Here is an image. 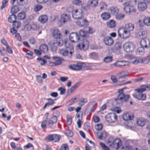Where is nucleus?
<instances>
[{"label":"nucleus","mask_w":150,"mask_h":150,"mask_svg":"<svg viewBox=\"0 0 150 150\" xmlns=\"http://www.w3.org/2000/svg\"><path fill=\"white\" fill-rule=\"evenodd\" d=\"M138 9L140 11H143L146 10L147 8V6L144 2H140L138 4Z\"/></svg>","instance_id":"f3484780"},{"label":"nucleus","mask_w":150,"mask_h":150,"mask_svg":"<svg viewBox=\"0 0 150 150\" xmlns=\"http://www.w3.org/2000/svg\"><path fill=\"white\" fill-rule=\"evenodd\" d=\"M85 64L83 63H77L76 64L69 66V68L73 70H79L82 69V67H85Z\"/></svg>","instance_id":"f8f14e48"},{"label":"nucleus","mask_w":150,"mask_h":150,"mask_svg":"<svg viewBox=\"0 0 150 150\" xmlns=\"http://www.w3.org/2000/svg\"><path fill=\"white\" fill-rule=\"evenodd\" d=\"M18 4L20 5H23L27 3L28 0H17Z\"/></svg>","instance_id":"3c124183"},{"label":"nucleus","mask_w":150,"mask_h":150,"mask_svg":"<svg viewBox=\"0 0 150 150\" xmlns=\"http://www.w3.org/2000/svg\"><path fill=\"white\" fill-rule=\"evenodd\" d=\"M19 10V9L18 6L15 5L11 8L10 12L11 14H14L17 13Z\"/></svg>","instance_id":"c9c22d12"},{"label":"nucleus","mask_w":150,"mask_h":150,"mask_svg":"<svg viewBox=\"0 0 150 150\" xmlns=\"http://www.w3.org/2000/svg\"><path fill=\"white\" fill-rule=\"evenodd\" d=\"M16 16L14 14H12L10 15L8 18V21L11 23H13L16 21Z\"/></svg>","instance_id":"e433bc0d"},{"label":"nucleus","mask_w":150,"mask_h":150,"mask_svg":"<svg viewBox=\"0 0 150 150\" xmlns=\"http://www.w3.org/2000/svg\"><path fill=\"white\" fill-rule=\"evenodd\" d=\"M40 50L42 52L46 53L48 51V48L47 45L42 44L40 47Z\"/></svg>","instance_id":"2f4dec72"},{"label":"nucleus","mask_w":150,"mask_h":150,"mask_svg":"<svg viewBox=\"0 0 150 150\" xmlns=\"http://www.w3.org/2000/svg\"><path fill=\"white\" fill-rule=\"evenodd\" d=\"M33 53L32 52L29 50H28L26 52V57L29 59H32L33 57Z\"/></svg>","instance_id":"603ef678"},{"label":"nucleus","mask_w":150,"mask_h":150,"mask_svg":"<svg viewBox=\"0 0 150 150\" xmlns=\"http://www.w3.org/2000/svg\"><path fill=\"white\" fill-rule=\"evenodd\" d=\"M144 48V47H140V48L138 49V51L139 53V54L141 55H143L144 54L145 51Z\"/></svg>","instance_id":"e2e57ef3"},{"label":"nucleus","mask_w":150,"mask_h":150,"mask_svg":"<svg viewBox=\"0 0 150 150\" xmlns=\"http://www.w3.org/2000/svg\"><path fill=\"white\" fill-rule=\"evenodd\" d=\"M60 150H69L68 146L67 144H64L61 146Z\"/></svg>","instance_id":"052dcab7"},{"label":"nucleus","mask_w":150,"mask_h":150,"mask_svg":"<svg viewBox=\"0 0 150 150\" xmlns=\"http://www.w3.org/2000/svg\"><path fill=\"white\" fill-rule=\"evenodd\" d=\"M26 16L25 13L24 12H22L18 14L17 18L18 20H22L25 18Z\"/></svg>","instance_id":"58836bf2"},{"label":"nucleus","mask_w":150,"mask_h":150,"mask_svg":"<svg viewBox=\"0 0 150 150\" xmlns=\"http://www.w3.org/2000/svg\"><path fill=\"white\" fill-rule=\"evenodd\" d=\"M109 11L113 15H116L119 12L117 8L115 7H111L109 9Z\"/></svg>","instance_id":"5701e85b"},{"label":"nucleus","mask_w":150,"mask_h":150,"mask_svg":"<svg viewBox=\"0 0 150 150\" xmlns=\"http://www.w3.org/2000/svg\"><path fill=\"white\" fill-rule=\"evenodd\" d=\"M21 26V23L19 21H16L13 23L12 26L13 28H18Z\"/></svg>","instance_id":"37998d69"},{"label":"nucleus","mask_w":150,"mask_h":150,"mask_svg":"<svg viewBox=\"0 0 150 150\" xmlns=\"http://www.w3.org/2000/svg\"><path fill=\"white\" fill-rule=\"evenodd\" d=\"M121 142L119 139H116L113 141L112 143L110 141H108V144L110 146H112L113 148L117 149H119L121 145Z\"/></svg>","instance_id":"6e6552de"},{"label":"nucleus","mask_w":150,"mask_h":150,"mask_svg":"<svg viewBox=\"0 0 150 150\" xmlns=\"http://www.w3.org/2000/svg\"><path fill=\"white\" fill-rule=\"evenodd\" d=\"M87 98H81L79 100L78 104L81 106H83L87 102Z\"/></svg>","instance_id":"4c0bfd02"},{"label":"nucleus","mask_w":150,"mask_h":150,"mask_svg":"<svg viewBox=\"0 0 150 150\" xmlns=\"http://www.w3.org/2000/svg\"><path fill=\"white\" fill-rule=\"evenodd\" d=\"M93 121L96 123L99 122L100 120L99 117L97 116H93Z\"/></svg>","instance_id":"774afa93"},{"label":"nucleus","mask_w":150,"mask_h":150,"mask_svg":"<svg viewBox=\"0 0 150 150\" xmlns=\"http://www.w3.org/2000/svg\"><path fill=\"white\" fill-rule=\"evenodd\" d=\"M70 16L66 13H63L61 15L60 20L61 22L65 23L70 19Z\"/></svg>","instance_id":"a211bd4d"},{"label":"nucleus","mask_w":150,"mask_h":150,"mask_svg":"<svg viewBox=\"0 0 150 150\" xmlns=\"http://www.w3.org/2000/svg\"><path fill=\"white\" fill-rule=\"evenodd\" d=\"M129 62L124 60L117 61L115 63V65L118 67L125 66L129 65Z\"/></svg>","instance_id":"4be33fe9"},{"label":"nucleus","mask_w":150,"mask_h":150,"mask_svg":"<svg viewBox=\"0 0 150 150\" xmlns=\"http://www.w3.org/2000/svg\"><path fill=\"white\" fill-rule=\"evenodd\" d=\"M8 0H3L2 5L0 7V9L2 10L6 6V4L8 2Z\"/></svg>","instance_id":"09e8293b"},{"label":"nucleus","mask_w":150,"mask_h":150,"mask_svg":"<svg viewBox=\"0 0 150 150\" xmlns=\"http://www.w3.org/2000/svg\"><path fill=\"white\" fill-rule=\"evenodd\" d=\"M39 21L41 23H44L48 20V17L46 15H43L40 16L38 18Z\"/></svg>","instance_id":"cd10ccee"},{"label":"nucleus","mask_w":150,"mask_h":150,"mask_svg":"<svg viewBox=\"0 0 150 150\" xmlns=\"http://www.w3.org/2000/svg\"><path fill=\"white\" fill-rule=\"evenodd\" d=\"M124 28L130 33L133 30L134 26L133 24L129 23L126 24Z\"/></svg>","instance_id":"b1692460"},{"label":"nucleus","mask_w":150,"mask_h":150,"mask_svg":"<svg viewBox=\"0 0 150 150\" xmlns=\"http://www.w3.org/2000/svg\"><path fill=\"white\" fill-rule=\"evenodd\" d=\"M147 34V32L146 30L141 29L138 30L137 36L138 38L142 39L146 38Z\"/></svg>","instance_id":"4468645a"},{"label":"nucleus","mask_w":150,"mask_h":150,"mask_svg":"<svg viewBox=\"0 0 150 150\" xmlns=\"http://www.w3.org/2000/svg\"><path fill=\"white\" fill-rule=\"evenodd\" d=\"M73 6H71L68 8L67 11L71 12L72 17L74 19L78 20L81 19L83 17L82 10L80 8L73 9Z\"/></svg>","instance_id":"7ed1b4c3"},{"label":"nucleus","mask_w":150,"mask_h":150,"mask_svg":"<svg viewBox=\"0 0 150 150\" xmlns=\"http://www.w3.org/2000/svg\"><path fill=\"white\" fill-rule=\"evenodd\" d=\"M123 89L119 90L118 92L119 93V95L118 96L117 98L116 99V100H120L122 101H126L128 100L129 98V96L128 95H125L123 93Z\"/></svg>","instance_id":"39448f33"},{"label":"nucleus","mask_w":150,"mask_h":150,"mask_svg":"<svg viewBox=\"0 0 150 150\" xmlns=\"http://www.w3.org/2000/svg\"><path fill=\"white\" fill-rule=\"evenodd\" d=\"M125 17L124 14L119 13L115 15V18L117 20H121L123 19Z\"/></svg>","instance_id":"a18cd8bd"},{"label":"nucleus","mask_w":150,"mask_h":150,"mask_svg":"<svg viewBox=\"0 0 150 150\" xmlns=\"http://www.w3.org/2000/svg\"><path fill=\"white\" fill-rule=\"evenodd\" d=\"M64 44L67 49H61L59 50V53L64 56L71 57L74 53V50L73 45L69 41L64 40Z\"/></svg>","instance_id":"f03ea898"},{"label":"nucleus","mask_w":150,"mask_h":150,"mask_svg":"<svg viewBox=\"0 0 150 150\" xmlns=\"http://www.w3.org/2000/svg\"><path fill=\"white\" fill-rule=\"evenodd\" d=\"M89 46V42L87 38L82 39V42H81L78 45L81 49H87Z\"/></svg>","instance_id":"9d476101"},{"label":"nucleus","mask_w":150,"mask_h":150,"mask_svg":"<svg viewBox=\"0 0 150 150\" xmlns=\"http://www.w3.org/2000/svg\"><path fill=\"white\" fill-rule=\"evenodd\" d=\"M103 42L105 44L108 46L112 45L114 43V40L111 37L107 36L105 37L103 39Z\"/></svg>","instance_id":"dca6fc26"},{"label":"nucleus","mask_w":150,"mask_h":150,"mask_svg":"<svg viewBox=\"0 0 150 150\" xmlns=\"http://www.w3.org/2000/svg\"><path fill=\"white\" fill-rule=\"evenodd\" d=\"M124 50L127 52H131L133 51L135 48L134 44L131 42H127L123 45Z\"/></svg>","instance_id":"423d86ee"},{"label":"nucleus","mask_w":150,"mask_h":150,"mask_svg":"<svg viewBox=\"0 0 150 150\" xmlns=\"http://www.w3.org/2000/svg\"><path fill=\"white\" fill-rule=\"evenodd\" d=\"M140 43L142 47L148 48L150 47V40L147 38L142 39Z\"/></svg>","instance_id":"ddd939ff"},{"label":"nucleus","mask_w":150,"mask_h":150,"mask_svg":"<svg viewBox=\"0 0 150 150\" xmlns=\"http://www.w3.org/2000/svg\"><path fill=\"white\" fill-rule=\"evenodd\" d=\"M53 123L50 120L47 121L46 120H44L41 123V126L42 128H45L46 127V125L50 127L53 126Z\"/></svg>","instance_id":"412c9836"},{"label":"nucleus","mask_w":150,"mask_h":150,"mask_svg":"<svg viewBox=\"0 0 150 150\" xmlns=\"http://www.w3.org/2000/svg\"><path fill=\"white\" fill-rule=\"evenodd\" d=\"M107 26L110 28H113L115 27L116 22L113 20H111L107 23Z\"/></svg>","instance_id":"7c9ffc66"},{"label":"nucleus","mask_w":150,"mask_h":150,"mask_svg":"<svg viewBox=\"0 0 150 150\" xmlns=\"http://www.w3.org/2000/svg\"><path fill=\"white\" fill-rule=\"evenodd\" d=\"M112 60V57L109 56L105 57L104 59V61L106 62H109Z\"/></svg>","instance_id":"bf43d9fd"},{"label":"nucleus","mask_w":150,"mask_h":150,"mask_svg":"<svg viewBox=\"0 0 150 150\" xmlns=\"http://www.w3.org/2000/svg\"><path fill=\"white\" fill-rule=\"evenodd\" d=\"M53 35L54 38L53 42H51V46L52 48L54 49V50L56 51L57 50V46L62 45L64 42L60 38V32L58 30H54Z\"/></svg>","instance_id":"f257e3e1"},{"label":"nucleus","mask_w":150,"mask_h":150,"mask_svg":"<svg viewBox=\"0 0 150 150\" xmlns=\"http://www.w3.org/2000/svg\"><path fill=\"white\" fill-rule=\"evenodd\" d=\"M42 5H37L35 6L34 11L35 12L39 11L42 8Z\"/></svg>","instance_id":"13d9d810"},{"label":"nucleus","mask_w":150,"mask_h":150,"mask_svg":"<svg viewBox=\"0 0 150 150\" xmlns=\"http://www.w3.org/2000/svg\"><path fill=\"white\" fill-rule=\"evenodd\" d=\"M139 89V88L135 89V91L137 92L133 94V96L139 100H145L146 98V95L142 93L143 92H139L138 90Z\"/></svg>","instance_id":"0eeeda50"},{"label":"nucleus","mask_w":150,"mask_h":150,"mask_svg":"<svg viewBox=\"0 0 150 150\" xmlns=\"http://www.w3.org/2000/svg\"><path fill=\"white\" fill-rule=\"evenodd\" d=\"M96 104H93L91 102L88 103L87 105L88 107H89L90 106H92L91 109L90 110L89 112L90 113L94 112L96 107Z\"/></svg>","instance_id":"ea45409f"},{"label":"nucleus","mask_w":150,"mask_h":150,"mask_svg":"<svg viewBox=\"0 0 150 150\" xmlns=\"http://www.w3.org/2000/svg\"><path fill=\"white\" fill-rule=\"evenodd\" d=\"M60 136L57 134H50L48 135L47 139L49 141H52L53 142H57L60 139Z\"/></svg>","instance_id":"2eb2a0df"},{"label":"nucleus","mask_w":150,"mask_h":150,"mask_svg":"<svg viewBox=\"0 0 150 150\" xmlns=\"http://www.w3.org/2000/svg\"><path fill=\"white\" fill-rule=\"evenodd\" d=\"M149 57H148L147 58H144L143 59H141V63H144V64H148V63L150 61V59L149 58Z\"/></svg>","instance_id":"4d7b16f0"},{"label":"nucleus","mask_w":150,"mask_h":150,"mask_svg":"<svg viewBox=\"0 0 150 150\" xmlns=\"http://www.w3.org/2000/svg\"><path fill=\"white\" fill-rule=\"evenodd\" d=\"M80 84V83L77 82L76 83L74 86H72L71 88L69 89L67 91V94L68 95H70L77 88Z\"/></svg>","instance_id":"aec40b11"},{"label":"nucleus","mask_w":150,"mask_h":150,"mask_svg":"<svg viewBox=\"0 0 150 150\" xmlns=\"http://www.w3.org/2000/svg\"><path fill=\"white\" fill-rule=\"evenodd\" d=\"M65 133L66 135L69 137H71L73 135L72 132L70 130H67L65 132Z\"/></svg>","instance_id":"680f3d73"},{"label":"nucleus","mask_w":150,"mask_h":150,"mask_svg":"<svg viewBox=\"0 0 150 150\" xmlns=\"http://www.w3.org/2000/svg\"><path fill=\"white\" fill-rule=\"evenodd\" d=\"M146 122V120L142 117L138 118L137 121V123L138 125L141 127L144 126Z\"/></svg>","instance_id":"393cba45"},{"label":"nucleus","mask_w":150,"mask_h":150,"mask_svg":"<svg viewBox=\"0 0 150 150\" xmlns=\"http://www.w3.org/2000/svg\"><path fill=\"white\" fill-rule=\"evenodd\" d=\"M80 38L78 34L76 33H71L69 36V39L72 42L75 43L78 41Z\"/></svg>","instance_id":"9b49d317"},{"label":"nucleus","mask_w":150,"mask_h":150,"mask_svg":"<svg viewBox=\"0 0 150 150\" xmlns=\"http://www.w3.org/2000/svg\"><path fill=\"white\" fill-rule=\"evenodd\" d=\"M81 0H73L72 3L75 5L80 6L82 4Z\"/></svg>","instance_id":"49530a36"},{"label":"nucleus","mask_w":150,"mask_h":150,"mask_svg":"<svg viewBox=\"0 0 150 150\" xmlns=\"http://www.w3.org/2000/svg\"><path fill=\"white\" fill-rule=\"evenodd\" d=\"M120 78H122L125 76H128L129 75V73L126 71H123L120 73Z\"/></svg>","instance_id":"c03bdc74"},{"label":"nucleus","mask_w":150,"mask_h":150,"mask_svg":"<svg viewBox=\"0 0 150 150\" xmlns=\"http://www.w3.org/2000/svg\"><path fill=\"white\" fill-rule=\"evenodd\" d=\"M58 91H60V94H64L66 91V89L65 88L62 87H60L58 88Z\"/></svg>","instance_id":"6e6d98bb"},{"label":"nucleus","mask_w":150,"mask_h":150,"mask_svg":"<svg viewBox=\"0 0 150 150\" xmlns=\"http://www.w3.org/2000/svg\"><path fill=\"white\" fill-rule=\"evenodd\" d=\"M95 129L98 130L99 131L102 129L103 128V125L101 124H97L95 126Z\"/></svg>","instance_id":"864d4df0"},{"label":"nucleus","mask_w":150,"mask_h":150,"mask_svg":"<svg viewBox=\"0 0 150 150\" xmlns=\"http://www.w3.org/2000/svg\"><path fill=\"white\" fill-rule=\"evenodd\" d=\"M47 100L48 102L46 103L43 106V109H45L46 107L52 105L54 103V100L51 98H48Z\"/></svg>","instance_id":"473e14b6"},{"label":"nucleus","mask_w":150,"mask_h":150,"mask_svg":"<svg viewBox=\"0 0 150 150\" xmlns=\"http://www.w3.org/2000/svg\"><path fill=\"white\" fill-rule=\"evenodd\" d=\"M52 58L56 60L54 62L55 66L60 65L62 63V61L63 60L62 58L57 56L53 57Z\"/></svg>","instance_id":"bb28decb"},{"label":"nucleus","mask_w":150,"mask_h":150,"mask_svg":"<svg viewBox=\"0 0 150 150\" xmlns=\"http://www.w3.org/2000/svg\"><path fill=\"white\" fill-rule=\"evenodd\" d=\"M107 133L105 132H102L100 135L98 136V138L100 139L102 138L105 139L107 137Z\"/></svg>","instance_id":"a19ab883"},{"label":"nucleus","mask_w":150,"mask_h":150,"mask_svg":"<svg viewBox=\"0 0 150 150\" xmlns=\"http://www.w3.org/2000/svg\"><path fill=\"white\" fill-rule=\"evenodd\" d=\"M98 3V0H89L88 4L90 6L94 7L96 6Z\"/></svg>","instance_id":"a878e982"},{"label":"nucleus","mask_w":150,"mask_h":150,"mask_svg":"<svg viewBox=\"0 0 150 150\" xmlns=\"http://www.w3.org/2000/svg\"><path fill=\"white\" fill-rule=\"evenodd\" d=\"M123 9L126 13L128 14H130L131 13L134 12L136 11V10L134 7L131 6L126 8H123Z\"/></svg>","instance_id":"6ab92c4d"},{"label":"nucleus","mask_w":150,"mask_h":150,"mask_svg":"<svg viewBox=\"0 0 150 150\" xmlns=\"http://www.w3.org/2000/svg\"><path fill=\"white\" fill-rule=\"evenodd\" d=\"M133 115L127 113L124 114L123 116V119L125 120H131L133 119Z\"/></svg>","instance_id":"72a5a7b5"},{"label":"nucleus","mask_w":150,"mask_h":150,"mask_svg":"<svg viewBox=\"0 0 150 150\" xmlns=\"http://www.w3.org/2000/svg\"><path fill=\"white\" fill-rule=\"evenodd\" d=\"M143 22L145 25L147 26H150V17H147L143 20Z\"/></svg>","instance_id":"79ce46f5"},{"label":"nucleus","mask_w":150,"mask_h":150,"mask_svg":"<svg viewBox=\"0 0 150 150\" xmlns=\"http://www.w3.org/2000/svg\"><path fill=\"white\" fill-rule=\"evenodd\" d=\"M100 145L103 150H110L109 148L102 142H100Z\"/></svg>","instance_id":"8fccbe9b"},{"label":"nucleus","mask_w":150,"mask_h":150,"mask_svg":"<svg viewBox=\"0 0 150 150\" xmlns=\"http://www.w3.org/2000/svg\"><path fill=\"white\" fill-rule=\"evenodd\" d=\"M105 118L107 121L109 122H113L117 119V116L114 113H109L106 116Z\"/></svg>","instance_id":"1a4fd4ad"},{"label":"nucleus","mask_w":150,"mask_h":150,"mask_svg":"<svg viewBox=\"0 0 150 150\" xmlns=\"http://www.w3.org/2000/svg\"><path fill=\"white\" fill-rule=\"evenodd\" d=\"M118 33L120 37L124 39L128 38L131 33L124 27L120 28L118 31Z\"/></svg>","instance_id":"20e7f679"},{"label":"nucleus","mask_w":150,"mask_h":150,"mask_svg":"<svg viewBox=\"0 0 150 150\" xmlns=\"http://www.w3.org/2000/svg\"><path fill=\"white\" fill-rule=\"evenodd\" d=\"M6 49L8 53L10 54L13 53V51L11 47H10L8 45L6 47Z\"/></svg>","instance_id":"338daca9"},{"label":"nucleus","mask_w":150,"mask_h":150,"mask_svg":"<svg viewBox=\"0 0 150 150\" xmlns=\"http://www.w3.org/2000/svg\"><path fill=\"white\" fill-rule=\"evenodd\" d=\"M100 9L101 11H102L103 9L106 8L107 6V4L104 2H101L100 3Z\"/></svg>","instance_id":"de8ad7c7"},{"label":"nucleus","mask_w":150,"mask_h":150,"mask_svg":"<svg viewBox=\"0 0 150 150\" xmlns=\"http://www.w3.org/2000/svg\"><path fill=\"white\" fill-rule=\"evenodd\" d=\"M115 47L117 50H119L121 48V43L119 42H117L115 44Z\"/></svg>","instance_id":"5fc2aeb1"},{"label":"nucleus","mask_w":150,"mask_h":150,"mask_svg":"<svg viewBox=\"0 0 150 150\" xmlns=\"http://www.w3.org/2000/svg\"><path fill=\"white\" fill-rule=\"evenodd\" d=\"M102 19L104 20H106L110 17V14L108 13L104 12L102 13L100 16Z\"/></svg>","instance_id":"f704fd0d"},{"label":"nucleus","mask_w":150,"mask_h":150,"mask_svg":"<svg viewBox=\"0 0 150 150\" xmlns=\"http://www.w3.org/2000/svg\"><path fill=\"white\" fill-rule=\"evenodd\" d=\"M79 34L82 39L87 38L88 37V33L83 30H79Z\"/></svg>","instance_id":"c85d7f7f"},{"label":"nucleus","mask_w":150,"mask_h":150,"mask_svg":"<svg viewBox=\"0 0 150 150\" xmlns=\"http://www.w3.org/2000/svg\"><path fill=\"white\" fill-rule=\"evenodd\" d=\"M148 90H150V84L141 86L138 90V91L140 92H144Z\"/></svg>","instance_id":"c756f323"},{"label":"nucleus","mask_w":150,"mask_h":150,"mask_svg":"<svg viewBox=\"0 0 150 150\" xmlns=\"http://www.w3.org/2000/svg\"><path fill=\"white\" fill-rule=\"evenodd\" d=\"M84 128L85 129L89 130L90 129L89 124L88 122H85L84 124Z\"/></svg>","instance_id":"69168bd1"},{"label":"nucleus","mask_w":150,"mask_h":150,"mask_svg":"<svg viewBox=\"0 0 150 150\" xmlns=\"http://www.w3.org/2000/svg\"><path fill=\"white\" fill-rule=\"evenodd\" d=\"M130 2L129 1H127L123 2L122 4L124 6L123 8H126L130 6Z\"/></svg>","instance_id":"0e129e2a"}]
</instances>
